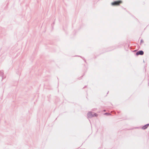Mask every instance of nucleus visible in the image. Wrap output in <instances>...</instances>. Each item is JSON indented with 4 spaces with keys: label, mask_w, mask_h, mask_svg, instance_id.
Returning <instances> with one entry per match:
<instances>
[{
    "label": "nucleus",
    "mask_w": 149,
    "mask_h": 149,
    "mask_svg": "<svg viewBox=\"0 0 149 149\" xmlns=\"http://www.w3.org/2000/svg\"><path fill=\"white\" fill-rule=\"evenodd\" d=\"M122 3V1L121 0H119L117 1H114L112 2L111 4L112 6H118L120 5Z\"/></svg>",
    "instance_id": "f257e3e1"
},
{
    "label": "nucleus",
    "mask_w": 149,
    "mask_h": 149,
    "mask_svg": "<svg viewBox=\"0 0 149 149\" xmlns=\"http://www.w3.org/2000/svg\"><path fill=\"white\" fill-rule=\"evenodd\" d=\"M94 115L96 116L95 114H93V113L92 112H91L88 113L87 114L88 117L89 118H90L92 116H93Z\"/></svg>",
    "instance_id": "f03ea898"
},
{
    "label": "nucleus",
    "mask_w": 149,
    "mask_h": 149,
    "mask_svg": "<svg viewBox=\"0 0 149 149\" xmlns=\"http://www.w3.org/2000/svg\"><path fill=\"white\" fill-rule=\"evenodd\" d=\"M144 52L142 51H139L137 52L136 53V55H142L143 54Z\"/></svg>",
    "instance_id": "7ed1b4c3"
},
{
    "label": "nucleus",
    "mask_w": 149,
    "mask_h": 149,
    "mask_svg": "<svg viewBox=\"0 0 149 149\" xmlns=\"http://www.w3.org/2000/svg\"><path fill=\"white\" fill-rule=\"evenodd\" d=\"M149 125V124H148L147 125H145V126H143L142 127V129H146L147 127H148Z\"/></svg>",
    "instance_id": "20e7f679"
}]
</instances>
